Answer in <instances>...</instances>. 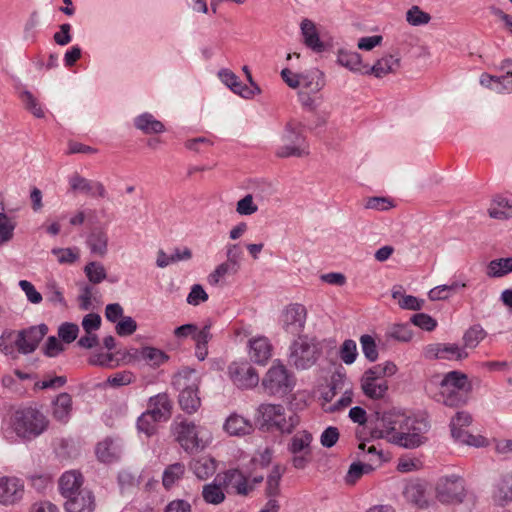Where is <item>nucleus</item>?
Here are the masks:
<instances>
[{
	"label": "nucleus",
	"instance_id": "a19ab883",
	"mask_svg": "<svg viewBox=\"0 0 512 512\" xmlns=\"http://www.w3.org/2000/svg\"><path fill=\"white\" fill-rule=\"evenodd\" d=\"M185 472V466L182 463H174L169 465L163 473L162 483L165 488H171L178 480L181 479Z\"/></svg>",
	"mask_w": 512,
	"mask_h": 512
},
{
	"label": "nucleus",
	"instance_id": "72a5a7b5",
	"mask_svg": "<svg viewBox=\"0 0 512 512\" xmlns=\"http://www.w3.org/2000/svg\"><path fill=\"white\" fill-rule=\"evenodd\" d=\"M406 500L418 505L424 506L427 503L426 500V487L420 482H411L407 484L403 491Z\"/></svg>",
	"mask_w": 512,
	"mask_h": 512
},
{
	"label": "nucleus",
	"instance_id": "b1692460",
	"mask_svg": "<svg viewBox=\"0 0 512 512\" xmlns=\"http://www.w3.org/2000/svg\"><path fill=\"white\" fill-rule=\"evenodd\" d=\"M65 509L66 512H93L95 499L92 492L87 489L66 499Z\"/></svg>",
	"mask_w": 512,
	"mask_h": 512
},
{
	"label": "nucleus",
	"instance_id": "1a4fd4ad",
	"mask_svg": "<svg viewBox=\"0 0 512 512\" xmlns=\"http://www.w3.org/2000/svg\"><path fill=\"white\" fill-rule=\"evenodd\" d=\"M405 417L406 416L401 414H384L383 417L377 423V425L371 428L369 438L363 437L362 432L360 430H357L356 437L359 440V450L365 451L366 442H369L371 439L388 438L389 441H391L392 436L395 435L397 432H400Z\"/></svg>",
	"mask_w": 512,
	"mask_h": 512
},
{
	"label": "nucleus",
	"instance_id": "7c9ffc66",
	"mask_svg": "<svg viewBox=\"0 0 512 512\" xmlns=\"http://www.w3.org/2000/svg\"><path fill=\"white\" fill-rule=\"evenodd\" d=\"M87 245L92 254L104 257L108 251V235L106 231L102 229L93 230L87 238Z\"/></svg>",
	"mask_w": 512,
	"mask_h": 512
},
{
	"label": "nucleus",
	"instance_id": "774afa93",
	"mask_svg": "<svg viewBox=\"0 0 512 512\" xmlns=\"http://www.w3.org/2000/svg\"><path fill=\"white\" fill-rule=\"evenodd\" d=\"M339 430L337 427H327L320 436V443L325 448L333 447L339 439Z\"/></svg>",
	"mask_w": 512,
	"mask_h": 512
},
{
	"label": "nucleus",
	"instance_id": "a18cd8bd",
	"mask_svg": "<svg viewBox=\"0 0 512 512\" xmlns=\"http://www.w3.org/2000/svg\"><path fill=\"white\" fill-rule=\"evenodd\" d=\"M282 476V470L279 466H274L270 475L267 477L266 482V495L269 498H274L280 493V480Z\"/></svg>",
	"mask_w": 512,
	"mask_h": 512
},
{
	"label": "nucleus",
	"instance_id": "f8f14e48",
	"mask_svg": "<svg viewBox=\"0 0 512 512\" xmlns=\"http://www.w3.org/2000/svg\"><path fill=\"white\" fill-rule=\"evenodd\" d=\"M312 434L306 430L298 431L293 435L288 451L293 454L292 464L296 469H304L310 462Z\"/></svg>",
	"mask_w": 512,
	"mask_h": 512
},
{
	"label": "nucleus",
	"instance_id": "ea45409f",
	"mask_svg": "<svg viewBox=\"0 0 512 512\" xmlns=\"http://www.w3.org/2000/svg\"><path fill=\"white\" fill-rule=\"evenodd\" d=\"M451 435L455 439V441L464 443L470 446H481L484 442L482 437H476L474 435L469 434L464 427L450 425Z\"/></svg>",
	"mask_w": 512,
	"mask_h": 512
},
{
	"label": "nucleus",
	"instance_id": "4be33fe9",
	"mask_svg": "<svg viewBox=\"0 0 512 512\" xmlns=\"http://www.w3.org/2000/svg\"><path fill=\"white\" fill-rule=\"evenodd\" d=\"M82 485L83 477L75 470L66 471L59 479V490L65 499L76 495L80 491H85L86 489L82 488Z\"/></svg>",
	"mask_w": 512,
	"mask_h": 512
},
{
	"label": "nucleus",
	"instance_id": "9d476101",
	"mask_svg": "<svg viewBox=\"0 0 512 512\" xmlns=\"http://www.w3.org/2000/svg\"><path fill=\"white\" fill-rule=\"evenodd\" d=\"M262 385L270 395H285L292 390L294 378L283 364L277 363L269 368Z\"/></svg>",
	"mask_w": 512,
	"mask_h": 512
},
{
	"label": "nucleus",
	"instance_id": "49530a36",
	"mask_svg": "<svg viewBox=\"0 0 512 512\" xmlns=\"http://www.w3.org/2000/svg\"><path fill=\"white\" fill-rule=\"evenodd\" d=\"M484 337L485 331L481 326L475 325L469 328L463 336V348H475Z\"/></svg>",
	"mask_w": 512,
	"mask_h": 512
},
{
	"label": "nucleus",
	"instance_id": "bf43d9fd",
	"mask_svg": "<svg viewBox=\"0 0 512 512\" xmlns=\"http://www.w3.org/2000/svg\"><path fill=\"white\" fill-rule=\"evenodd\" d=\"M212 321L210 319L204 322V325L201 329L197 328L193 340L195 341V345L207 346L209 341L212 339L211 328Z\"/></svg>",
	"mask_w": 512,
	"mask_h": 512
},
{
	"label": "nucleus",
	"instance_id": "20e7f679",
	"mask_svg": "<svg viewBox=\"0 0 512 512\" xmlns=\"http://www.w3.org/2000/svg\"><path fill=\"white\" fill-rule=\"evenodd\" d=\"M303 129L304 125L297 120H290L285 124L280 144L275 151L277 157H303L309 154V145Z\"/></svg>",
	"mask_w": 512,
	"mask_h": 512
},
{
	"label": "nucleus",
	"instance_id": "393cba45",
	"mask_svg": "<svg viewBox=\"0 0 512 512\" xmlns=\"http://www.w3.org/2000/svg\"><path fill=\"white\" fill-rule=\"evenodd\" d=\"M399 67V59L392 56L386 55L377 60L373 66L366 64L364 75H374L377 78H382L389 73L395 72Z\"/></svg>",
	"mask_w": 512,
	"mask_h": 512
},
{
	"label": "nucleus",
	"instance_id": "3c124183",
	"mask_svg": "<svg viewBox=\"0 0 512 512\" xmlns=\"http://www.w3.org/2000/svg\"><path fill=\"white\" fill-rule=\"evenodd\" d=\"M357 355L358 352L356 342L351 339L345 340L340 348L341 360L345 364L350 365L355 362Z\"/></svg>",
	"mask_w": 512,
	"mask_h": 512
},
{
	"label": "nucleus",
	"instance_id": "7ed1b4c3",
	"mask_svg": "<svg viewBox=\"0 0 512 512\" xmlns=\"http://www.w3.org/2000/svg\"><path fill=\"white\" fill-rule=\"evenodd\" d=\"M172 385L179 392L178 402L181 409L188 414L195 413L201 405L197 372L190 368L179 370L173 376Z\"/></svg>",
	"mask_w": 512,
	"mask_h": 512
},
{
	"label": "nucleus",
	"instance_id": "39448f33",
	"mask_svg": "<svg viewBox=\"0 0 512 512\" xmlns=\"http://www.w3.org/2000/svg\"><path fill=\"white\" fill-rule=\"evenodd\" d=\"M256 420L266 430H277L291 433L298 425V417L291 413L287 416L285 408L280 404H261L257 409Z\"/></svg>",
	"mask_w": 512,
	"mask_h": 512
},
{
	"label": "nucleus",
	"instance_id": "c756f323",
	"mask_svg": "<svg viewBox=\"0 0 512 512\" xmlns=\"http://www.w3.org/2000/svg\"><path fill=\"white\" fill-rule=\"evenodd\" d=\"M134 126L144 134H159L165 130L164 124L148 112L138 115L134 119Z\"/></svg>",
	"mask_w": 512,
	"mask_h": 512
},
{
	"label": "nucleus",
	"instance_id": "bb28decb",
	"mask_svg": "<svg viewBox=\"0 0 512 512\" xmlns=\"http://www.w3.org/2000/svg\"><path fill=\"white\" fill-rule=\"evenodd\" d=\"M223 429L231 436H243L249 434L253 426L243 416L233 413L226 419Z\"/></svg>",
	"mask_w": 512,
	"mask_h": 512
},
{
	"label": "nucleus",
	"instance_id": "f704fd0d",
	"mask_svg": "<svg viewBox=\"0 0 512 512\" xmlns=\"http://www.w3.org/2000/svg\"><path fill=\"white\" fill-rule=\"evenodd\" d=\"M72 409V398L68 393H61L54 401L53 415L60 422H67Z\"/></svg>",
	"mask_w": 512,
	"mask_h": 512
},
{
	"label": "nucleus",
	"instance_id": "2eb2a0df",
	"mask_svg": "<svg viewBox=\"0 0 512 512\" xmlns=\"http://www.w3.org/2000/svg\"><path fill=\"white\" fill-rule=\"evenodd\" d=\"M23 480L15 476L0 477V504L9 506L20 502L24 496Z\"/></svg>",
	"mask_w": 512,
	"mask_h": 512
},
{
	"label": "nucleus",
	"instance_id": "f257e3e1",
	"mask_svg": "<svg viewBox=\"0 0 512 512\" xmlns=\"http://www.w3.org/2000/svg\"><path fill=\"white\" fill-rule=\"evenodd\" d=\"M46 416L36 408L26 407L15 410L2 424L5 437L13 442H30L42 435L48 428Z\"/></svg>",
	"mask_w": 512,
	"mask_h": 512
},
{
	"label": "nucleus",
	"instance_id": "f3484780",
	"mask_svg": "<svg viewBox=\"0 0 512 512\" xmlns=\"http://www.w3.org/2000/svg\"><path fill=\"white\" fill-rule=\"evenodd\" d=\"M425 355L430 359H441L449 361H459L468 357L465 348L457 344H431L426 347Z\"/></svg>",
	"mask_w": 512,
	"mask_h": 512
},
{
	"label": "nucleus",
	"instance_id": "c03bdc74",
	"mask_svg": "<svg viewBox=\"0 0 512 512\" xmlns=\"http://www.w3.org/2000/svg\"><path fill=\"white\" fill-rule=\"evenodd\" d=\"M84 272L93 284H99L106 279V270L100 262L92 261L84 267Z\"/></svg>",
	"mask_w": 512,
	"mask_h": 512
},
{
	"label": "nucleus",
	"instance_id": "473e14b6",
	"mask_svg": "<svg viewBox=\"0 0 512 512\" xmlns=\"http://www.w3.org/2000/svg\"><path fill=\"white\" fill-rule=\"evenodd\" d=\"M488 213L489 216L494 219H507L512 217V199L509 200L502 196L496 197L488 209Z\"/></svg>",
	"mask_w": 512,
	"mask_h": 512
},
{
	"label": "nucleus",
	"instance_id": "cd10ccee",
	"mask_svg": "<svg viewBox=\"0 0 512 512\" xmlns=\"http://www.w3.org/2000/svg\"><path fill=\"white\" fill-rule=\"evenodd\" d=\"M300 28L305 45L315 52H322L324 44L319 38L315 24L309 19H304L301 22Z\"/></svg>",
	"mask_w": 512,
	"mask_h": 512
},
{
	"label": "nucleus",
	"instance_id": "412c9836",
	"mask_svg": "<svg viewBox=\"0 0 512 512\" xmlns=\"http://www.w3.org/2000/svg\"><path fill=\"white\" fill-rule=\"evenodd\" d=\"M172 403L166 393L150 397L147 412L158 421H167L171 417Z\"/></svg>",
	"mask_w": 512,
	"mask_h": 512
},
{
	"label": "nucleus",
	"instance_id": "864d4df0",
	"mask_svg": "<svg viewBox=\"0 0 512 512\" xmlns=\"http://www.w3.org/2000/svg\"><path fill=\"white\" fill-rule=\"evenodd\" d=\"M157 422L159 421L154 419L152 415L145 411L137 420V428L140 432H143L149 437L155 433Z\"/></svg>",
	"mask_w": 512,
	"mask_h": 512
},
{
	"label": "nucleus",
	"instance_id": "423d86ee",
	"mask_svg": "<svg viewBox=\"0 0 512 512\" xmlns=\"http://www.w3.org/2000/svg\"><path fill=\"white\" fill-rule=\"evenodd\" d=\"M321 352V346L316 339L301 336L289 347L288 363L297 370H307L315 365Z\"/></svg>",
	"mask_w": 512,
	"mask_h": 512
},
{
	"label": "nucleus",
	"instance_id": "de8ad7c7",
	"mask_svg": "<svg viewBox=\"0 0 512 512\" xmlns=\"http://www.w3.org/2000/svg\"><path fill=\"white\" fill-rule=\"evenodd\" d=\"M238 269H235L227 262H223L220 265H218L215 270L208 275V283L212 286H217L219 282L229 274H235L237 273Z\"/></svg>",
	"mask_w": 512,
	"mask_h": 512
},
{
	"label": "nucleus",
	"instance_id": "13d9d810",
	"mask_svg": "<svg viewBox=\"0 0 512 512\" xmlns=\"http://www.w3.org/2000/svg\"><path fill=\"white\" fill-rule=\"evenodd\" d=\"M371 375H376L379 378L391 377L396 374L398 371L397 365L392 361H385L383 363L377 364L371 368Z\"/></svg>",
	"mask_w": 512,
	"mask_h": 512
},
{
	"label": "nucleus",
	"instance_id": "a878e982",
	"mask_svg": "<svg viewBox=\"0 0 512 512\" xmlns=\"http://www.w3.org/2000/svg\"><path fill=\"white\" fill-rule=\"evenodd\" d=\"M97 458L103 463H112L120 457V446L112 438L100 441L95 449Z\"/></svg>",
	"mask_w": 512,
	"mask_h": 512
},
{
	"label": "nucleus",
	"instance_id": "603ef678",
	"mask_svg": "<svg viewBox=\"0 0 512 512\" xmlns=\"http://www.w3.org/2000/svg\"><path fill=\"white\" fill-rule=\"evenodd\" d=\"M360 344L364 356L370 361L374 362L378 358V351L375 340L372 336L364 334L360 337Z\"/></svg>",
	"mask_w": 512,
	"mask_h": 512
},
{
	"label": "nucleus",
	"instance_id": "37998d69",
	"mask_svg": "<svg viewBox=\"0 0 512 512\" xmlns=\"http://www.w3.org/2000/svg\"><path fill=\"white\" fill-rule=\"evenodd\" d=\"M202 496L206 503L218 505L225 499V494L219 485L209 483L203 486Z\"/></svg>",
	"mask_w": 512,
	"mask_h": 512
},
{
	"label": "nucleus",
	"instance_id": "9b49d317",
	"mask_svg": "<svg viewBox=\"0 0 512 512\" xmlns=\"http://www.w3.org/2000/svg\"><path fill=\"white\" fill-rule=\"evenodd\" d=\"M436 497L442 503H460L465 497L464 480L457 475L439 479L436 486Z\"/></svg>",
	"mask_w": 512,
	"mask_h": 512
},
{
	"label": "nucleus",
	"instance_id": "4d7b16f0",
	"mask_svg": "<svg viewBox=\"0 0 512 512\" xmlns=\"http://www.w3.org/2000/svg\"><path fill=\"white\" fill-rule=\"evenodd\" d=\"M46 299L53 305H61L66 307V301L64 299L63 293L55 281H50L47 284Z\"/></svg>",
	"mask_w": 512,
	"mask_h": 512
},
{
	"label": "nucleus",
	"instance_id": "58836bf2",
	"mask_svg": "<svg viewBox=\"0 0 512 512\" xmlns=\"http://www.w3.org/2000/svg\"><path fill=\"white\" fill-rule=\"evenodd\" d=\"M494 499L500 505H505L512 501V473L502 477L494 492Z\"/></svg>",
	"mask_w": 512,
	"mask_h": 512
},
{
	"label": "nucleus",
	"instance_id": "338daca9",
	"mask_svg": "<svg viewBox=\"0 0 512 512\" xmlns=\"http://www.w3.org/2000/svg\"><path fill=\"white\" fill-rule=\"evenodd\" d=\"M389 336L395 340L408 342L411 340L413 334L407 324H398L391 327L389 330Z\"/></svg>",
	"mask_w": 512,
	"mask_h": 512
},
{
	"label": "nucleus",
	"instance_id": "e433bc0d",
	"mask_svg": "<svg viewBox=\"0 0 512 512\" xmlns=\"http://www.w3.org/2000/svg\"><path fill=\"white\" fill-rule=\"evenodd\" d=\"M512 272V257L498 258L489 262L486 274L491 278H500Z\"/></svg>",
	"mask_w": 512,
	"mask_h": 512
},
{
	"label": "nucleus",
	"instance_id": "5701e85b",
	"mask_svg": "<svg viewBox=\"0 0 512 512\" xmlns=\"http://www.w3.org/2000/svg\"><path fill=\"white\" fill-rule=\"evenodd\" d=\"M272 355V345L268 338L259 336L249 341V356L250 359L257 363L264 365Z\"/></svg>",
	"mask_w": 512,
	"mask_h": 512
},
{
	"label": "nucleus",
	"instance_id": "0eeeda50",
	"mask_svg": "<svg viewBox=\"0 0 512 512\" xmlns=\"http://www.w3.org/2000/svg\"><path fill=\"white\" fill-rule=\"evenodd\" d=\"M176 440L188 453L203 450L211 441L210 432L193 422L181 421L174 429Z\"/></svg>",
	"mask_w": 512,
	"mask_h": 512
},
{
	"label": "nucleus",
	"instance_id": "6e6d98bb",
	"mask_svg": "<svg viewBox=\"0 0 512 512\" xmlns=\"http://www.w3.org/2000/svg\"><path fill=\"white\" fill-rule=\"evenodd\" d=\"M15 224L5 214L0 213V245L8 242L13 237Z\"/></svg>",
	"mask_w": 512,
	"mask_h": 512
},
{
	"label": "nucleus",
	"instance_id": "2f4dec72",
	"mask_svg": "<svg viewBox=\"0 0 512 512\" xmlns=\"http://www.w3.org/2000/svg\"><path fill=\"white\" fill-rule=\"evenodd\" d=\"M191 469L197 478L205 480L216 471L215 460L209 456H202L191 462Z\"/></svg>",
	"mask_w": 512,
	"mask_h": 512
},
{
	"label": "nucleus",
	"instance_id": "dca6fc26",
	"mask_svg": "<svg viewBox=\"0 0 512 512\" xmlns=\"http://www.w3.org/2000/svg\"><path fill=\"white\" fill-rule=\"evenodd\" d=\"M229 374L234 384L240 388H253L259 383L257 371L248 363H232Z\"/></svg>",
	"mask_w": 512,
	"mask_h": 512
},
{
	"label": "nucleus",
	"instance_id": "5fc2aeb1",
	"mask_svg": "<svg viewBox=\"0 0 512 512\" xmlns=\"http://www.w3.org/2000/svg\"><path fill=\"white\" fill-rule=\"evenodd\" d=\"M52 254L57 257V260L61 264L74 263L79 258L78 248H54Z\"/></svg>",
	"mask_w": 512,
	"mask_h": 512
},
{
	"label": "nucleus",
	"instance_id": "09e8293b",
	"mask_svg": "<svg viewBox=\"0 0 512 512\" xmlns=\"http://www.w3.org/2000/svg\"><path fill=\"white\" fill-rule=\"evenodd\" d=\"M20 98L23 101L25 108L30 111L35 117L43 118L44 111L41 105L38 103L37 99L33 96V94L25 90L20 94Z\"/></svg>",
	"mask_w": 512,
	"mask_h": 512
},
{
	"label": "nucleus",
	"instance_id": "c9c22d12",
	"mask_svg": "<svg viewBox=\"0 0 512 512\" xmlns=\"http://www.w3.org/2000/svg\"><path fill=\"white\" fill-rule=\"evenodd\" d=\"M324 86L322 81V73L318 70H312L307 73H301L300 90L311 93H318Z\"/></svg>",
	"mask_w": 512,
	"mask_h": 512
},
{
	"label": "nucleus",
	"instance_id": "c85d7f7f",
	"mask_svg": "<svg viewBox=\"0 0 512 512\" xmlns=\"http://www.w3.org/2000/svg\"><path fill=\"white\" fill-rule=\"evenodd\" d=\"M337 62L352 72L364 74L366 64L362 63L361 55L355 51L340 49L337 54Z\"/></svg>",
	"mask_w": 512,
	"mask_h": 512
},
{
	"label": "nucleus",
	"instance_id": "680f3d73",
	"mask_svg": "<svg viewBox=\"0 0 512 512\" xmlns=\"http://www.w3.org/2000/svg\"><path fill=\"white\" fill-rule=\"evenodd\" d=\"M230 480H234V487L239 495H247L253 490V485L239 472L233 471L230 474Z\"/></svg>",
	"mask_w": 512,
	"mask_h": 512
},
{
	"label": "nucleus",
	"instance_id": "4c0bfd02",
	"mask_svg": "<svg viewBox=\"0 0 512 512\" xmlns=\"http://www.w3.org/2000/svg\"><path fill=\"white\" fill-rule=\"evenodd\" d=\"M465 283L454 281L451 284L439 285L431 289L428 293L429 299L432 301L446 300L455 294L459 289L464 288Z\"/></svg>",
	"mask_w": 512,
	"mask_h": 512
},
{
	"label": "nucleus",
	"instance_id": "0e129e2a",
	"mask_svg": "<svg viewBox=\"0 0 512 512\" xmlns=\"http://www.w3.org/2000/svg\"><path fill=\"white\" fill-rule=\"evenodd\" d=\"M137 329L136 321L130 317H122L121 320L116 324L115 330L119 336H129L133 334Z\"/></svg>",
	"mask_w": 512,
	"mask_h": 512
},
{
	"label": "nucleus",
	"instance_id": "e2e57ef3",
	"mask_svg": "<svg viewBox=\"0 0 512 512\" xmlns=\"http://www.w3.org/2000/svg\"><path fill=\"white\" fill-rule=\"evenodd\" d=\"M257 210L258 207L253 202V196L251 194H247L237 202L236 212L240 215H252L257 212Z\"/></svg>",
	"mask_w": 512,
	"mask_h": 512
},
{
	"label": "nucleus",
	"instance_id": "6e6552de",
	"mask_svg": "<svg viewBox=\"0 0 512 512\" xmlns=\"http://www.w3.org/2000/svg\"><path fill=\"white\" fill-rule=\"evenodd\" d=\"M428 429L429 425L424 419L405 417L400 432L392 436L391 442L409 449L416 448L424 442Z\"/></svg>",
	"mask_w": 512,
	"mask_h": 512
},
{
	"label": "nucleus",
	"instance_id": "052dcab7",
	"mask_svg": "<svg viewBox=\"0 0 512 512\" xmlns=\"http://www.w3.org/2000/svg\"><path fill=\"white\" fill-rule=\"evenodd\" d=\"M118 483L121 491L124 492L133 487H136L139 484V478L136 474L128 470H122L118 474Z\"/></svg>",
	"mask_w": 512,
	"mask_h": 512
},
{
	"label": "nucleus",
	"instance_id": "4468645a",
	"mask_svg": "<svg viewBox=\"0 0 512 512\" xmlns=\"http://www.w3.org/2000/svg\"><path fill=\"white\" fill-rule=\"evenodd\" d=\"M306 318L307 311L302 304H291L282 312V328L291 335H299L304 330Z\"/></svg>",
	"mask_w": 512,
	"mask_h": 512
},
{
	"label": "nucleus",
	"instance_id": "ddd939ff",
	"mask_svg": "<svg viewBox=\"0 0 512 512\" xmlns=\"http://www.w3.org/2000/svg\"><path fill=\"white\" fill-rule=\"evenodd\" d=\"M47 332L48 327L45 324L18 331L15 339L17 352L24 355L34 352Z\"/></svg>",
	"mask_w": 512,
	"mask_h": 512
},
{
	"label": "nucleus",
	"instance_id": "79ce46f5",
	"mask_svg": "<svg viewBox=\"0 0 512 512\" xmlns=\"http://www.w3.org/2000/svg\"><path fill=\"white\" fill-rule=\"evenodd\" d=\"M17 333L13 330H4L0 336V351L12 358L17 357V347L15 345Z\"/></svg>",
	"mask_w": 512,
	"mask_h": 512
},
{
	"label": "nucleus",
	"instance_id": "8fccbe9b",
	"mask_svg": "<svg viewBox=\"0 0 512 512\" xmlns=\"http://www.w3.org/2000/svg\"><path fill=\"white\" fill-rule=\"evenodd\" d=\"M430 19V15L422 11L418 6H412L406 13V20L412 26L427 24Z\"/></svg>",
	"mask_w": 512,
	"mask_h": 512
},
{
	"label": "nucleus",
	"instance_id": "69168bd1",
	"mask_svg": "<svg viewBox=\"0 0 512 512\" xmlns=\"http://www.w3.org/2000/svg\"><path fill=\"white\" fill-rule=\"evenodd\" d=\"M411 322L421 329L432 331L436 328L437 322L430 315L425 313H417L412 316Z\"/></svg>",
	"mask_w": 512,
	"mask_h": 512
},
{
	"label": "nucleus",
	"instance_id": "a211bd4d",
	"mask_svg": "<svg viewBox=\"0 0 512 512\" xmlns=\"http://www.w3.org/2000/svg\"><path fill=\"white\" fill-rule=\"evenodd\" d=\"M123 358L127 359L128 362L132 360H143L151 367H159L168 360V356L165 352L150 346L143 347L140 350L132 348Z\"/></svg>",
	"mask_w": 512,
	"mask_h": 512
},
{
	"label": "nucleus",
	"instance_id": "f03ea898",
	"mask_svg": "<svg viewBox=\"0 0 512 512\" xmlns=\"http://www.w3.org/2000/svg\"><path fill=\"white\" fill-rule=\"evenodd\" d=\"M471 386L467 375L459 371L447 373L441 380L439 391L434 395L437 402L448 407L463 406Z\"/></svg>",
	"mask_w": 512,
	"mask_h": 512
},
{
	"label": "nucleus",
	"instance_id": "aec40b11",
	"mask_svg": "<svg viewBox=\"0 0 512 512\" xmlns=\"http://www.w3.org/2000/svg\"><path fill=\"white\" fill-rule=\"evenodd\" d=\"M368 369L361 378V388L363 393L371 399H381L388 390V384L382 378L371 375Z\"/></svg>",
	"mask_w": 512,
	"mask_h": 512
},
{
	"label": "nucleus",
	"instance_id": "6ab92c4d",
	"mask_svg": "<svg viewBox=\"0 0 512 512\" xmlns=\"http://www.w3.org/2000/svg\"><path fill=\"white\" fill-rule=\"evenodd\" d=\"M69 184L73 191H79L91 197L105 198L107 191L99 181L86 179L75 173L69 178Z\"/></svg>",
	"mask_w": 512,
	"mask_h": 512
}]
</instances>
